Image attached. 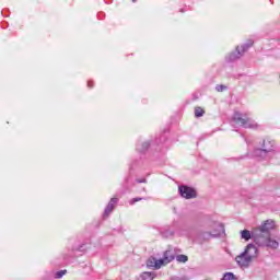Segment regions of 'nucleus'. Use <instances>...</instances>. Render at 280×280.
I'll return each instance as SVG.
<instances>
[{
    "instance_id": "412c9836",
    "label": "nucleus",
    "mask_w": 280,
    "mask_h": 280,
    "mask_svg": "<svg viewBox=\"0 0 280 280\" xmlns=\"http://www.w3.org/2000/svg\"><path fill=\"white\" fill-rule=\"evenodd\" d=\"M148 148H150V143L144 142L143 143V149H141L140 152H143V151L148 150Z\"/></svg>"
},
{
    "instance_id": "423d86ee",
    "label": "nucleus",
    "mask_w": 280,
    "mask_h": 280,
    "mask_svg": "<svg viewBox=\"0 0 280 280\" xmlns=\"http://www.w3.org/2000/svg\"><path fill=\"white\" fill-rule=\"evenodd\" d=\"M252 261L259 257V248L255 244L249 243L243 252Z\"/></svg>"
},
{
    "instance_id": "1a4fd4ad",
    "label": "nucleus",
    "mask_w": 280,
    "mask_h": 280,
    "mask_svg": "<svg viewBox=\"0 0 280 280\" xmlns=\"http://www.w3.org/2000/svg\"><path fill=\"white\" fill-rule=\"evenodd\" d=\"M235 261L240 268H250V264H253V260L249 259L244 252L241 253L238 256L235 257Z\"/></svg>"
},
{
    "instance_id": "5701e85b",
    "label": "nucleus",
    "mask_w": 280,
    "mask_h": 280,
    "mask_svg": "<svg viewBox=\"0 0 280 280\" xmlns=\"http://www.w3.org/2000/svg\"><path fill=\"white\" fill-rule=\"evenodd\" d=\"M88 86H89L90 89L93 88V82L89 81V82H88Z\"/></svg>"
},
{
    "instance_id": "a211bd4d",
    "label": "nucleus",
    "mask_w": 280,
    "mask_h": 280,
    "mask_svg": "<svg viewBox=\"0 0 280 280\" xmlns=\"http://www.w3.org/2000/svg\"><path fill=\"white\" fill-rule=\"evenodd\" d=\"M67 275V270H60L55 273V279H62Z\"/></svg>"
},
{
    "instance_id": "f3484780",
    "label": "nucleus",
    "mask_w": 280,
    "mask_h": 280,
    "mask_svg": "<svg viewBox=\"0 0 280 280\" xmlns=\"http://www.w3.org/2000/svg\"><path fill=\"white\" fill-rule=\"evenodd\" d=\"M205 115V109L201 107L195 108V117H202Z\"/></svg>"
},
{
    "instance_id": "f257e3e1",
    "label": "nucleus",
    "mask_w": 280,
    "mask_h": 280,
    "mask_svg": "<svg viewBox=\"0 0 280 280\" xmlns=\"http://www.w3.org/2000/svg\"><path fill=\"white\" fill-rule=\"evenodd\" d=\"M253 240L258 248H269L270 250H277L279 248V238L272 237V234L253 231Z\"/></svg>"
},
{
    "instance_id": "b1692460",
    "label": "nucleus",
    "mask_w": 280,
    "mask_h": 280,
    "mask_svg": "<svg viewBox=\"0 0 280 280\" xmlns=\"http://www.w3.org/2000/svg\"><path fill=\"white\" fill-rule=\"evenodd\" d=\"M135 1H137V0H132L133 3H135Z\"/></svg>"
},
{
    "instance_id": "f8f14e48",
    "label": "nucleus",
    "mask_w": 280,
    "mask_h": 280,
    "mask_svg": "<svg viewBox=\"0 0 280 280\" xmlns=\"http://www.w3.org/2000/svg\"><path fill=\"white\" fill-rule=\"evenodd\" d=\"M117 202H119V199L117 198H112L107 205V207L105 208L104 211V217L108 218L110 215V213H113V209H115V205H117Z\"/></svg>"
},
{
    "instance_id": "9d476101",
    "label": "nucleus",
    "mask_w": 280,
    "mask_h": 280,
    "mask_svg": "<svg viewBox=\"0 0 280 280\" xmlns=\"http://www.w3.org/2000/svg\"><path fill=\"white\" fill-rule=\"evenodd\" d=\"M163 261L161 258H156L151 256L147 259V268H151V270H161L163 268Z\"/></svg>"
},
{
    "instance_id": "0eeeda50",
    "label": "nucleus",
    "mask_w": 280,
    "mask_h": 280,
    "mask_svg": "<svg viewBox=\"0 0 280 280\" xmlns=\"http://www.w3.org/2000/svg\"><path fill=\"white\" fill-rule=\"evenodd\" d=\"M178 191L182 198H185L186 200H191V198H196L197 196L196 189L188 186H179Z\"/></svg>"
},
{
    "instance_id": "aec40b11",
    "label": "nucleus",
    "mask_w": 280,
    "mask_h": 280,
    "mask_svg": "<svg viewBox=\"0 0 280 280\" xmlns=\"http://www.w3.org/2000/svg\"><path fill=\"white\" fill-rule=\"evenodd\" d=\"M215 91H218V93H222V91H226V86L225 85H217Z\"/></svg>"
},
{
    "instance_id": "2eb2a0df",
    "label": "nucleus",
    "mask_w": 280,
    "mask_h": 280,
    "mask_svg": "<svg viewBox=\"0 0 280 280\" xmlns=\"http://www.w3.org/2000/svg\"><path fill=\"white\" fill-rule=\"evenodd\" d=\"M176 261H178V264H187V261H189V257H187V255H177Z\"/></svg>"
},
{
    "instance_id": "ddd939ff",
    "label": "nucleus",
    "mask_w": 280,
    "mask_h": 280,
    "mask_svg": "<svg viewBox=\"0 0 280 280\" xmlns=\"http://www.w3.org/2000/svg\"><path fill=\"white\" fill-rule=\"evenodd\" d=\"M156 279V272L154 271H144L139 275L138 280H154Z\"/></svg>"
},
{
    "instance_id": "4468645a",
    "label": "nucleus",
    "mask_w": 280,
    "mask_h": 280,
    "mask_svg": "<svg viewBox=\"0 0 280 280\" xmlns=\"http://www.w3.org/2000/svg\"><path fill=\"white\" fill-rule=\"evenodd\" d=\"M241 237L242 240H245V242H248V240H253V233L250 234V231L243 230L241 231Z\"/></svg>"
},
{
    "instance_id": "7ed1b4c3",
    "label": "nucleus",
    "mask_w": 280,
    "mask_h": 280,
    "mask_svg": "<svg viewBox=\"0 0 280 280\" xmlns=\"http://www.w3.org/2000/svg\"><path fill=\"white\" fill-rule=\"evenodd\" d=\"M249 47H253V39L247 40V43L243 44L242 46H237L236 50L229 56L230 62H233L234 60H240V57L244 56V54L248 51Z\"/></svg>"
},
{
    "instance_id": "9b49d317",
    "label": "nucleus",
    "mask_w": 280,
    "mask_h": 280,
    "mask_svg": "<svg viewBox=\"0 0 280 280\" xmlns=\"http://www.w3.org/2000/svg\"><path fill=\"white\" fill-rule=\"evenodd\" d=\"M160 259H161L163 266H167V264H172V261H174V259H175L174 252H172V250L164 252L163 257Z\"/></svg>"
},
{
    "instance_id": "6ab92c4d",
    "label": "nucleus",
    "mask_w": 280,
    "mask_h": 280,
    "mask_svg": "<svg viewBox=\"0 0 280 280\" xmlns=\"http://www.w3.org/2000/svg\"><path fill=\"white\" fill-rule=\"evenodd\" d=\"M141 200H143V198L136 197V198L129 200V205H135L137 202H141Z\"/></svg>"
},
{
    "instance_id": "f03ea898",
    "label": "nucleus",
    "mask_w": 280,
    "mask_h": 280,
    "mask_svg": "<svg viewBox=\"0 0 280 280\" xmlns=\"http://www.w3.org/2000/svg\"><path fill=\"white\" fill-rule=\"evenodd\" d=\"M233 121L236 126H242L243 128H250L252 130H257V128H259V124H257V121L253 120L248 115L240 112L234 113Z\"/></svg>"
},
{
    "instance_id": "39448f33",
    "label": "nucleus",
    "mask_w": 280,
    "mask_h": 280,
    "mask_svg": "<svg viewBox=\"0 0 280 280\" xmlns=\"http://www.w3.org/2000/svg\"><path fill=\"white\" fill-rule=\"evenodd\" d=\"M270 152H275V141L272 140H264L262 149H257L255 151L256 156L262 158H266V155L270 154Z\"/></svg>"
},
{
    "instance_id": "20e7f679",
    "label": "nucleus",
    "mask_w": 280,
    "mask_h": 280,
    "mask_svg": "<svg viewBox=\"0 0 280 280\" xmlns=\"http://www.w3.org/2000/svg\"><path fill=\"white\" fill-rule=\"evenodd\" d=\"M277 229V223H275V220L268 219L265 222H262L260 225H258L254 231L258 233H264L267 235H272L270 232L275 231Z\"/></svg>"
},
{
    "instance_id": "4be33fe9",
    "label": "nucleus",
    "mask_w": 280,
    "mask_h": 280,
    "mask_svg": "<svg viewBox=\"0 0 280 280\" xmlns=\"http://www.w3.org/2000/svg\"><path fill=\"white\" fill-rule=\"evenodd\" d=\"M136 183H148V180L145 178L142 179H136Z\"/></svg>"
},
{
    "instance_id": "dca6fc26",
    "label": "nucleus",
    "mask_w": 280,
    "mask_h": 280,
    "mask_svg": "<svg viewBox=\"0 0 280 280\" xmlns=\"http://www.w3.org/2000/svg\"><path fill=\"white\" fill-rule=\"evenodd\" d=\"M222 280H237V277H235V275H233V272H226V273H224Z\"/></svg>"
},
{
    "instance_id": "6e6552de",
    "label": "nucleus",
    "mask_w": 280,
    "mask_h": 280,
    "mask_svg": "<svg viewBox=\"0 0 280 280\" xmlns=\"http://www.w3.org/2000/svg\"><path fill=\"white\" fill-rule=\"evenodd\" d=\"M210 226L212 231L207 232L209 237H220L224 233V225L220 222H213Z\"/></svg>"
}]
</instances>
